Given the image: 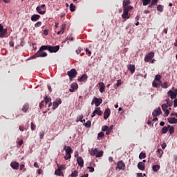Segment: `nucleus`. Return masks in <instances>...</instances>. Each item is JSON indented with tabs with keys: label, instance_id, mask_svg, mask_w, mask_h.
Returning <instances> with one entry per match:
<instances>
[{
	"label": "nucleus",
	"instance_id": "obj_1",
	"mask_svg": "<svg viewBox=\"0 0 177 177\" xmlns=\"http://www.w3.org/2000/svg\"><path fill=\"white\" fill-rule=\"evenodd\" d=\"M77 74H78V73L75 68H72L71 71L67 72L70 81H73V78L77 77Z\"/></svg>",
	"mask_w": 177,
	"mask_h": 177
},
{
	"label": "nucleus",
	"instance_id": "obj_2",
	"mask_svg": "<svg viewBox=\"0 0 177 177\" xmlns=\"http://www.w3.org/2000/svg\"><path fill=\"white\" fill-rule=\"evenodd\" d=\"M101 103H103V100H102V98L94 97L91 102V105L93 106V104H95V107H99Z\"/></svg>",
	"mask_w": 177,
	"mask_h": 177
},
{
	"label": "nucleus",
	"instance_id": "obj_3",
	"mask_svg": "<svg viewBox=\"0 0 177 177\" xmlns=\"http://www.w3.org/2000/svg\"><path fill=\"white\" fill-rule=\"evenodd\" d=\"M8 34V29L3 28V26L0 24V38H6Z\"/></svg>",
	"mask_w": 177,
	"mask_h": 177
},
{
	"label": "nucleus",
	"instance_id": "obj_4",
	"mask_svg": "<svg viewBox=\"0 0 177 177\" xmlns=\"http://www.w3.org/2000/svg\"><path fill=\"white\" fill-rule=\"evenodd\" d=\"M130 3L131 0H124L122 3L124 9L133 10V7L132 6H128Z\"/></svg>",
	"mask_w": 177,
	"mask_h": 177
},
{
	"label": "nucleus",
	"instance_id": "obj_5",
	"mask_svg": "<svg viewBox=\"0 0 177 177\" xmlns=\"http://www.w3.org/2000/svg\"><path fill=\"white\" fill-rule=\"evenodd\" d=\"M59 49H60V46H52L49 45L48 52H50V53H56V52H59Z\"/></svg>",
	"mask_w": 177,
	"mask_h": 177
},
{
	"label": "nucleus",
	"instance_id": "obj_6",
	"mask_svg": "<svg viewBox=\"0 0 177 177\" xmlns=\"http://www.w3.org/2000/svg\"><path fill=\"white\" fill-rule=\"evenodd\" d=\"M154 57V52H150L145 57V62L149 63Z\"/></svg>",
	"mask_w": 177,
	"mask_h": 177
},
{
	"label": "nucleus",
	"instance_id": "obj_7",
	"mask_svg": "<svg viewBox=\"0 0 177 177\" xmlns=\"http://www.w3.org/2000/svg\"><path fill=\"white\" fill-rule=\"evenodd\" d=\"M48 56V53L46 52H44L42 55L39 54V53L37 51L36 53H35L32 56L30 57V59H35V57H46Z\"/></svg>",
	"mask_w": 177,
	"mask_h": 177
},
{
	"label": "nucleus",
	"instance_id": "obj_8",
	"mask_svg": "<svg viewBox=\"0 0 177 177\" xmlns=\"http://www.w3.org/2000/svg\"><path fill=\"white\" fill-rule=\"evenodd\" d=\"M102 115L103 114V112L100 110V107L95 108L94 111L93 112L91 115V118H93L95 115Z\"/></svg>",
	"mask_w": 177,
	"mask_h": 177
},
{
	"label": "nucleus",
	"instance_id": "obj_9",
	"mask_svg": "<svg viewBox=\"0 0 177 177\" xmlns=\"http://www.w3.org/2000/svg\"><path fill=\"white\" fill-rule=\"evenodd\" d=\"M130 10H129V8H124V11H123V14L122 15V17L124 19H129L130 16H129V12H130Z\"/></svg>",
	"mask_w": 177,
	"mask_h": 177
},
{
	"label": "nucleus",
	"instance_id": "obj_10",
	"mask_svg": "<svg viewBox=\"0 0 177 177\" xmlns=\"http://www.w3.org/2000/svg\"><path fill=\"white\" fill-rule=\"evenodd\" d=\"M59 104H62V99L59 98L53 103V110H56L59 107Z\"/></svg>",
	"mask_w": 177,
	"mask_h": 177
},
{
	"label": "nucleus",
	"instance_id": "obj_11",
	"mask_svg": "<svg viewBox=\"0 0 177 177\" xmlns=\"http://www.w3.org/2000/svg\"><path fill=\"white\" fill-rule=\"evenodd\" d=\"M44 50H48L49 51V45L47 46H41L39 50L37 52H39V55H44V52L42 53V51Z\"/></svg>",
	"mask_w": 177,
	"mask_h": 177
},
{
	"label": "nucleus",
	"instance_id": "obj_12",
	"mask_svg": "<svg viewBox=\"0 0 177 177\" xmlns=\"http://www.w3.org/2000/svg\"><path fill=\"white\" fill-rule=\"evenodd\" d=\"M110 114H111V111L109 108H106L104 113V119L107 120L110 117Z\"/></svg>",
	"mask_w": 177,
	"mask_h": 177
},
{
	"label": "nucleus",
	"instance_id": "obj_13",
	"mask_svg": "<svg viewBox=\"0 0 177 177\" xmlns=\"http://www.w3.org/2000/svg\"><path fill=\"white\" fill-rule=\"evenodd\" d=\"M64 150L66 151L67 154H73V149L70 146L64 145Z\"/></svg>",
	"mask_w": 177,
	"mask_h": 177
},
{
	"label": "nucleus",
	"instance_id": "obj_14",
	"mask_svg": "<svg viewBox=\"0 0 177 177\" xmlns=\"http://www.w3.org/2000/svg\"><path fill=\"white\" fill-rule=\"evenodd\" d=\"M118 168V169H125V163L122 160H120L118 164L116 169Z\"/></svg>",
	"mask_w": 177,
	"mask_h": 177
},
{
	"label": "nucleus",
	"instance_id": "obj_15",
	"mask_svg": "<svg viewBox=\"0 0 177 177\" xmlns=\"http://www.w3.org/2000/svg\"><path fill=\"white\" fill-rule=\"evenodd\" d=\"M98 85L100 86V93H104V92L106 91V85L103 82H99Z\"/></svg>",
	"mask_w": 177,
	"mask_h": 177
},
{
	"label": "nucleus",
	"instance_id": "obj_16",
	"mask_svg": "<svg viewBox=\"0 0 177 177\" xmlns=\"http://www.w3.org/2000/svg\"><path fill=\"white\" fill-rule=\"evenodd\" d=\"M10 167L11 168H12V169H19V167H20V163L16 161L12 162L10 163Z\"/></svg>",
	"mask_w": 177,
	"mask_h": 177
},
{
	"label": "nucleus",
	"instance_id": "obj_17",
	"mask_svg": "<svg viewBox=\"0 0 177 177\" xmlns=\"http://www.w3.org/2000/svg\"><path fill=\"white\" fill-rule=\"evenodd\" d=\"M162 111H161V108H158V109H155L153 112H152V115L153 117H157V115H160V114H161Z\"/></svg>",
	"mask_w": 177,
	"mask_h": 177
},
{
	"label": "nucleus",
	"instance_id": "obj_18",
	"mask_svg": "<svg viewBox=\"0 0 177 177\" xmlns=\"http://www.w3.org/2000/svg\"><path fill=\"white\" fill-rule=\"evenodd\" d=\"M167 95L168 96H169L171 97V99L174 100V99H176V93H174V91H172L171 90H169L167 92Z\"/></svg>",
	"mask_w": 177,
	"mask_h": 177
},
{
	"label": "nucleus",
	"instance_id": "obj_19",
	"mask_svg": "<svg viewBox=\"0 0 177 177\" xmlns=\"http://www.w3.org/2000/svg\"><path fill=\"white\" fill-rule=\"evenodd\" d=\"M75 89H78V84L73 83L71 86V88L69 89V91L73 93L75 91Z\"/></svg>",
	"mask_w": 177,
	"mask_h": 177
},
{
	"label": "nucleus",
	"instance_id": "obj_20",
	"mask_svg": "<svg viewBox=\"0 0 177 177\" xmlns=\"http://www.w3.org/2000/svg\"><path fill=\"white\" fill-rule=\"evenodd\" d=\"M137 167L140 171H145L146 169L145 165L143 163V162H139Z\"/></svg>",
	"mask_w": 177,
	"mask_h": 177
},
{
	"label": "nucleus",
	"instance_id": "obj_21",
	"mask_svg": "<svg viewBox=\"0 0 177 177\" xmlns=\"http://www.w3.org/2000/svg\"><path fill=\"white\" fill-rule=\"evenodd\" d=\"M40 18H41V16L39 15L35 14L32 15L30 20L32 21H38V20H39Z\"/></svg>",
	"mask_w": 177,
	"mask_h": 177
},
{
	"label": "nucleus",
	"instance_id": "obj_22",
	"mask_svg": "<svg viewBox=\"0 0 177 177\" xmlns=\"http://www.w3.org/2000/svg\"><path fill=\"white\" fill-rule=\"evenodd\" d=\"M77 162L79 165V167H84V159H82V157L80 156L77 158Z\"/></svg>",
	"mask_w": 177,
	"mask_h": 177
},
{
	"label": "nucleus",
	"instance_id": "obj_23",
	"mask_svg": "<svg viewBox=\"0 0 177 177\" xmlns=\"http://www.w3.org/2000/svg\"><path fill=\"white\" fill-rule=\"evenodd\" d=\"M85 81H88V75H86V74L82 75V77H80L78 79L79 82H85Z\"/></svg>",
	"mask_w": 177,
	"mask_h": 177
},
{
	"label": "nucleus",
	"instance_id": "obj_24",
	"mask_svg": "<svg viewBox=\"0 0 177 177\" xmlns=\"http://www.w3.org/2000/svg\"><path fill=\"white\" fill-rule=\"evenodd\" d=\"M127 68L131 71V74H133V73H135V70H136V68H135V65L133 64H129L127 66Z\"/></svg>",
	"mask_w": 177,
	"mask_h": 177
},
{
	"label": "nucleus",
	"instance_id": "obj_25",
	"mask_svg": "<svg viewBox=\"0 0 177 177\" xmlns=\"http://www.w3.org/2000/svg\"><path fill=\"white\" fill-rule=\"evenodd\" d=\"M36 10L39 15H45L46 13V10H42V8L39 6L36 8Z\"/></svg>",
	"mask_w": 177,
	"mask_h": 177
},
{
	"label": "nucleus",
	"instance_id": "obj_26",
	"mask_svg": "<svg viewBox=\"0 0 177 177\" xmlns=\"http://www.w3.org/2000/svg\"><path fill=\"white\" fill-rule=\"evenodd\" d=\"M167 121L169 124H177V119L175 118H169Z\"/></svg>",
	"mask_w": 177,
	"mask_h": 177
},
{
	"label": "nucleus",
	"instance_id": "obj_27",
	"mask_svg": "<svg viewBox=\"0 0 177 177\" xmlns=\"http://www.w3.org/2000/svg\"><path fill=\"white\" fill-rule=\"evenodd\" d=\"M169 128H171V125H167V127H164L162 129V133H167L168 132V129H169Z\"/></svg>",
	"mask_w": 177,
	"mask_h": 177
},
{
	"label": "nucleus",
	"instance_id": "obj_28",
	"mask_svg": "<svg viewBox=\"0 0 177 177\" xmlns=\"http://www.w3.org/2000/svg\"><path fill=\"white\" fill-rule=\"evenodd\" d=\"M160 165H155L152 167V170L153 171V172H158V171L160 170Z\"/></svg>",
	"mask_w": 177,
	"mask_h": 177
},
{
	"label": "nucleus",
	"instance_id": "obj_29",
	"mask_svg": "<svg viewBox=\"0 0 177 177\" xmlns=\"http://www.w3.org/2000/svg\"><path fill=\"white\" fill-rule=\"evenodd\" d=\"M113 128H114V125H111L110 127H108L106 135H110L113 132Z\"/></svg>",
	"mask_w": 177,
	"mask_h": 177
},
{
	"label": "nucleus",
	"instance_id": "obj_30",
	"mask_svg": "<svg viewBox=\"0 0 177 177\" xmlns=\"http://www.w3.org/2000/svg\"><path fill=\"white\" fill-rule=\"evenodd\" d=\"M122 84V82L121 81V80H118L117 81L116 84L114 85L113 88L115 89H117L119 86H121V84Z\"/></svg>",
	"mask_w": 177,
	"mask_h": 177
},
{
	"label": "nucleus",
	"instance_id": "obj_31",
	"mask_svg": "<svg viewBox=\"0 0 177 177\" xmlns=\"http://www.w3.org/2000/svg\"><path fill=\"white\" fill-rule=\"evenodd\" d=\"M28 109H29L28 104H25L23 106L21 111L24 113H27V111H28Z\"/></svg>",
	"mask_w": 177,
	"mask_h": 177
},
{
	"label": "nucleus",
	"instance_id": "obj_32",
	"mask_svg": "<svg viewBox=\"0 0 177 177\" xmlns=\"http://www.w3.org/2000/svg\"><path fill=\"white\" fill-rule=\"evenodd\" d=\"M143 6H147V5H150V2L151 0H142Z\"/></svg>",
	"mask_w": 177,
	"mask_h": 177
},
{
	"label": "nucleus",
	"instance_id": "obj_33",
	"mask_svg": "<svg viewBox=\"0 0 177 177\" xmlns=\"http://www.w3.org/2000/svg\"><path fill=\"white\" fill-rule=\"evenodd\" d=\"M55 174L57 176H62V175L63 174V171H62V170L60 169H57V170H55Z\"/></svg>",
	"mask_w": 177,
	"mask_h": 177
},
{
	"label": "nucleus",
	"instance_id": "obj_34",
	"mask_svg": "<svg viewBox=\"0 0 177 177\" xmlns=\"http://www.w3.org/2000/svg\"><path fill=\"white\" fill-rule=\"evenodd\" d=\"M157 10H158V12H164V6L162 5H158L157 6Z\"/></svg>",
	"mask_w": 177,
	"mask_h": 177
},
{
	"label": "nucleus",
	"instance_id": "obj_35",
	"mask_svg": "<svg viewBox=\"0 0 177 177\" xmlns=\"http://www.w3.org/2000/svg\"><path fill=\"white\" fill-rule=\"evenodd\" d=\"M50 100H52V98H50V97H48V96L46 95V97H44V100H43V102H45V103L46 104L48 102H50Z\"/></svg>",
	"mask_w": 177,
	"mask_h": 177
},
{
	"label": "nucleus",
	"instance_id": "obj_36",
	"mask_svg": "<svg viewBox=\"0 0 177 177\" xmlns=\"http://www.w3.org/2000/svg\"><path fill=\"white\" fill-rule=\"evenodd\" d=\"M71 177H77L78 176V171L74 170L71 174L70 175Z\"/></svg>",
	"mask_w": 177,
	"mask_h": 177
},
{
	"label": "nucleus",
	"instance_id": "obj_37",
	"mask_svg": "<svg viewBox=\"0 0 177 177\" xmlns=\"http://www.w3.org/2000/svg\"><path fill=\"white\" fill-rule=\"evenodd\" d=\"M90 154H91V156H96L97 154V149L95 148L93 150H92L91 151Z\"/></svg>",
	"mask_w": 177,
	"mask_h": 177
},
{
	"label": "nucleus",
	"instance_id": "obj_38",
	"mask_svg": "<svg viewBox=\"0 0 177 177\" xmlns=\"http://www.w3.org/2000/svg\"><path fill=\"white\" fill-rule=\"evenodd\" d=\"M160 85H161V83L158 84L156 81L152 82V86L153 88H158V86H160Z\"/></svg>",
	"mask_w": 177,
	"mask_h": 177
},
{
	"label": "nucleus",
	"instance_id": "obj_39",
	"mask_svg": "<svg viewBox=\"0 0 177 177\" xmlns=\"http://www.w3.org/2000/svg\"><path fill=\"white\" fill-rule=\"evenodd\" d=\"M146 158V153L141 152L139 155V158L140 160H143L144 158Z\"/></svg>",
	"mask_w": 177,
	"mask_h": 177
},
{
	"label": "nucleus",
	"instance_id": "obj_40",
	"mask_svg": "<svg viewBox=\"0 0 177 177\" xmlns=\"http://www.w3.org/2000/svg\"><path fill=\"white\" fill-rule=\"evenodd\" d=\"M104 133H103V132H100V133H98V135H97V140H100L102 138H104Z\"/></svg>",
	"mask_w": 177,
	"mask_h": 177
},
{
	"label": "nucleus",
	"instance_id": "obj_41",
	"mask_svg": "<svg viewBox=\"0 0 177 177\" xmlns=\"http://www.w3.org/2000/svg\"><path fill=\"white\" fill-rule=\"evenodd\" d=\"M157 153H158L159 154V158H161V157L162 156V154H164V151H162V149H158Z\"/></svg>",
	"mask_w": 177,
	"mask_h": 177
},
{
	"label": "nucleus",
	"instance_id": "obj_42",
	"mask_svg": "<svg viewBox=\"0 0 177 177\" xmlns=\"http://www.w3.org/2000/svg\"><path fill=\"white\" fill-rule=\"evenodd\" d=\"M155 81H158V82H159L160 84H161V75H156L155 76Z\"/></svg>",
	"mask_w": 177,
	"mask_h": 177
},
{
	"label": "nucleus",
	"instance_id": "obj_43",
	"mask_svg": "<svg viewBox=\"0 0 177 177\" xmlns=\"http://www.w3.org/2000/svg\"><path fill=\"white\" fill-rule=\"evenodd\" d=\"M169 132L170 135H172V133L175 132V128L174 127V126H170V127L169 128Z\"/></svg>",
	"mask_w": 177,
	"mask_h": 177
},
{
	"label": "nucleus",
	"instance_id": "obj_44",
	"mask_svg": "<svg viewBox=\"0 0 177 177\" xmlns=\"http://www.w3.org/2000/svg\"><path fill=\"white\" fill-rule=\"evenodd\" d=\"M70 10L71 12H75V5L73 3L70 4Z\"/></svg>",
	"mask_w": 177,
	"mask_h": 177
},
{
	"label": "nucleus",
	"instance_id": "obj_45",
	"mask_svg": "<svg viewBox=\"0 0 177 177\" xmlns=\"http://www.w3.org/2000/svg\"><path fill=\"white\" fill-rule=\"evenodd\" d=\"M84 125L86 128H91V122L88 120L86 123L84 124Z\"/></svg>",
	"mask_w": 177,
	"mask_h": 177
},
{
	"label": "nucleus",
	"instance_id": "obj_46",
	"mask_svg": "<svg viewBox=\"0 0 177 177\" xmlns=\"http://www.w3.org/2000/svg\"><path fill=\"white\" fill-rule=\"evenodd\" d=\"M95 157L97 158L99 157H103V151H100L95 155Z\"/></svg>",
	"mask_w": 177,
	"mask_h": 177
},
{
	"label": "nucleus",
	"instance_id": "obj_47",
	"mask_svg": "<svg viewBox=\"0 0 177 177\" xmlns=\"http://www.w3.org/2000/svg\"><path fill=\"white\" fill-rule=\"evenodd\" d=\"M162 88L164 89H167L168 88V82H165L163 84H161Z\"/></svg>",
	"mask_w": 177,
	"mask_h": 177
},
{
	"label": "nucleus",
	"instance_id": "obj_48",
	"mask_svg": "<svg viewBox=\"0 0 177 177\" xmlns=\"http://www.w3.org/2000/svg\"><path fill=\"white\" fill-rule=\"evenodd\" d=\"M64 30H66V24H62L61 30H59L61 34L64 33Z\"/></svg>",
	"mask_w": 177,
	"mask_h": 177
},
{
	"label": "nucleus",
	"instance_id": "obj_49",
	"mask_svg": "<svg viewBox=\"0 0 177 177\" xmlns=\"http://www.w3.org/2000/svg\"><path fill=\"white\" fill-rule=\"evenodd\" d=\"M64 158V160H70V158H71V153H66Z\"/></svg>",
	"mask_w": 177,
	"mask_h": 177
},
{
	"label": "nucleus",
	"instance_id": "obj_50",
	"mask_svg": "<svg viewBox=\"0 0 177 177\" xmlns=\"http://www.w3.org/2000/svg\"><path fill=\"white\" fill-rule=\"evenodd\" d=\"M41 26H42V22L41 21H38L35 24V27L38 28V27H41Z\"/></svg>",
	"mask_w": 177,
	"mask_h": 177
},
{
	"label": "nucleus",
	"instance_id": "obj_51",
	"mask_svg": "<svg viewBox=\"0 0 177 177\" xmlns=\"http://www.w3.org/2000/svg\"><path fill=\"white\" fill-rule=\"evenodd\" d=\"M167 108L168 105L167 104H164L162 105V109L163 110V111H165V110H167Z\"/></svg>",
	"mask_w": 177,
	"mask_h": 177
},
{
	"label": "nucleus",
	"instance_id": "obj_52",
	"mask_svg": "<svg viewBox=\"0 0 177 177\" xmlns=\"http://www.w3.org/2000/svg\"><path fill=\"white\" fill-rule=\"evenodd\" d=\"M30 129H31V131H35V124H34V122H31Z\"/></svg>",
	"mask_w": 177,
	"mask_h": 177
},
{
	"label": "nucleus",
	"instance_id": "obj_53",
	"mask_svg": "<svg viewBox=\"0 0 177 177\" xmlns=\"http://www.w3.org/2000/svg\"><path fill=\"white\" fill-rule=\"evenodd\" d=\"M87 168L89 169V172H95V168H93V167L89 166Z\"/></svg>",
	"mask_w": 177,
	"mask_h": 177
},
{
	"label": "nucleus",
	"instance_id": "obj_54",
	"mask_svg": "<svg viewBox=\"0 0 177 177\" xmlns=\"http://www.w3.org/2000/svg\"><path fill=\"white\" fill-rule=\"evenodd\" d=\"M165 117H168V115H169V110L168 109H165Z\"/></svg>",
	"mask_w": 177,
	"mask_h": 177
},
{
	"label": "nucleus",
	"instance_id": "obj_55",
	"mask_svg": "<svg viewBox=\"0 0 177 177\" xmlns=\"http://www.w3.org/2000/svg\"><path fill=\"white\" fill-rule=\"evenodd\" d=\"M107 129H109V127H107V126H103L102 128V131H103V132H106V131H107Z\"/></svg>",
	"mask_w": 177,
	"mask_h": 177
},
{
	"label": "nucleus",
	"instance_id": "obj_56",
	"mask_svg": "<svg viewBox=\"0 0 177 177\" xmlns=\"http://www.w3.org/2000/svg\"><path fill=\"white\" fill-rule=\"evenodd\" d=\"M82 52V48H79L77 50H76L77 55H80Z\"/></svg>",
	"mask_w": 177,
	"mask_h": 177
},
{
	"label": "nucleus",
	"instance_id": "obj_57",
	"mask_svg": "<svg viewBox=\"0 0 177 177\" xmlns=\"http://www.w3.org/2000/svg\"><path fill=\"white\" fill-rule=\"evenodd\" d=\"M86 55H88V56H91V55H92V52H91V50H89L88 48H86Z\"/></svg>",
	"mask_w": 177,
	"mask_h": 177
},
{
	"label": "nucleus",
	"instance_id": "obj_58",
	"mask_svg": "<svg viewBox=\"0 0 177 177\" xmlns=\"http://www.w3.org/2000/svg\"><path fill=\"white\" fill-rule=\"evenodd\" d=\"M156 6V4L153 3V2H151V3L148 6V8H154Z\"/></svg>",
	"mask_w": 177,
	"mask_h": 177
},
{
	"label": "nucleus",
	"instance_id": "obj_59",
	"mask_svg": "<svg viewBox=\"0 0 177 177\" xmlns=\"http://www.w3.org/2000/svg\"><path fill=\"white\" fill-rule=\"evenodd\" d=\"M9 45L11 46V48H13V46H15V42L13 41H10L9 42Z\"/></svg>",
	"mask_w": 177,
	"mask_h": 177
},
{
	"label": "nucleus",
	"instance_id": "obj_60",
	"mask_svg": "<svg viewBox=\"0 0 177 177\" xmlns=\"http://www.w3.org/2000/svg\"><path fill=\"white\" fill-rule=\"evenodd\" d=\"M46 6L45 4H42L41 6H39L40 8H41V10H46L45 8Z\"/></svg>",
	"mask_w": 177,
	"mask_h": 177
},
{
	"label": "nucleus",
	"instance_id": "obj_61",
	"mask_svg": "<svg viewBox=\"0 0 177 177\" xmlns=\"http://www.w3.org/2000/svg\"><path fill=\"white\" fill-rule=\"evenodd\" d=\"M64 168H66V166L64 165H62L58 167V169H60L62 171V169H64Z\"/></svg>",
	"mask_w": 177,
	"mask_h": 177
},
{
	"label": "nucleus",
	"instance_id": "obj_62",
	"mask_svg": "<svg viewBox=\"0 0 177 177\" xmlns=\"http://www.w3.org/2000/svg\"><path fill=\"white\" fill-rule=\"evenodd\" d=\"M23 145V140H21L18 142V145L20 147Z\"/></svg>",
	"mask_w": 177,
	"mask_h": 177
},
{
	"label": "nucleus",
	"instance_id": "obj_63",
	"mask_svg": "<svg viewBox=\"0 0 177 177\" xmlns=\"http://www.w3.org/2000/svg\"><path fill=\"white\" fill-rule=\"evenodd\" d=\"M137 177H143V174H142V173H137Z\"/></svg>",
	"mask_w": 177,
	"mask_h": 177
},
{
	"label": "nucleus",
	"instance_id": "obj_64",
	"mask_svg": "<svg viewBox=\"0 0 177 177\" xmlns=\"http://www.w3.org/2000/svg\"><path fill=\"white\" fill-rule=\"evenodd\" d=\"M177 106V99L174 100V107H176Z\"/></svg>",
	"mask_w": 177,
	"mask_h": 177
}]
</instances>
